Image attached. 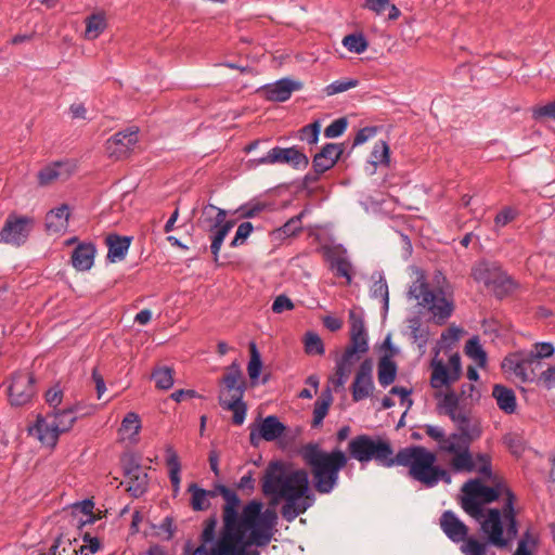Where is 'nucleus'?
Segmentation results:
<instances>
[{"label": "nucleus", "mask_w": 555, "mask_h": 555, "mask_svg": "<svg viewBox=\"0 0 555 555\" xmlns=\"http://www.w3.org/2000/svg\"><path fill=\"white\" fill-rule=\"evenodd\" d=\"M488 544L476 538H466L461 545L464 555H487Z\"/></svg>", "instance_id": "49"}, {"label": "nucleus", "mask_w": 555, "mask_h": 555, "mask_svg": "<svg viewBox=\"0 0 555 555\" xmlns=\"http://www.w3.org/2000/svg\"><path fill=\"white\" fill-rule=\"evenodd\" d=\"M35 224V220L29 216L9 215L2 230L0 231V243L21 246L23 245Z\"/></svg>", "instance_id": "13"}, {"label": "nucleus", "mask_w": 555, "mask_h": 555, "mask_svg": "<svg viewBox=\"0 0 555 555\" xmlns=\"http://www.w3.org/2000/svg\"><path fill=\"white\" fill-rule=\"evenodd\" d=\"M68 205H61L51 209L46 216V229L50 234H62L66 232L69 221Z\"/></svg>", "instance_id": "27"}, {"label": "nucleus", "mask_w": 555, "mask_h": 555, "mask_svg": "<svg viewBox=\"0 0 555 555\" xmlns=\"http://www.w3.org/2000/svg\"><path fill=\"white\" fill-rule=\"evenodd\" d=\"M254 227L250 222L246 221L238 225L233 240L230 243L231 247H237L245 243L247 237L251 234Z\"/></svg>", "instance_id": "55"}, {"label": "nucleus", "mask_w": 555, "mask_h": 555, "mask_svg": "<svg viewBox=\"0 0 555 555\" xmlns=\"http://www.w3.org/2000/svg\"><path fill=\"white\" fill-rule=\"evenodd\" d=\"M424 430L437 442L440 452L452 455L450 464L454 470H461L468 466L469 446L481 434L477 424H466L465 429H459V433L450 435H446L444 429L437 425L427 424L424 426Z\"/></svg>", "instance_id": "5"}, {"label": "nucleus", "mask_w": 555, "mask_h": 555, "mask_svg": "<svg viewBox=\"0 0 555 555\" xmlns=\"http://www.w3.org/2000/svg\"><path fill=\"white\" fill-rule=\"evenodd\" d=\"M78 412V405H75L74 408L65 409V410H59L53 413L48 414L53 421H55L59 430L61 433L68 431L75 421H76V413Z\"/></svg>", "instance_id": "38"}, {"label": "nucleus", "mask_w": 555, "mask_h": 555, "mask_svg": "<svg viewBox=\"0 0 555 555\" xmlns=\"http://www.w3.org/2000/svg\"><path fill=\"white\" fill-rule=\"evenodd\" d=\"M371 295L374 298H380L384 302L385 308L388 307V302H389L388 285H387L385 279L380 274H378L377 280H375L373 285L371 286Z\"/></svg>", "instance_id": "52"}, {"label": "nucleus", "mask_w": 555, "mask_h": 555, "mask_svg": "<svg viewBox=\"0 0 555 555\" xmlns=\"http://www.w3.org/2000/svg\"><path fill=\"white\" fill-rule=\"evenodd\" d=\"M152 378L158 389L168 390L173 386V370L169 366H158L153 371Z\"/></svg>", "instance_id": "42"}, {"label": "nucleus", "mask_w": 555, "mask_h": 555, "mask_svg": "<svg viewBox=\"0 0 555 555\" xmlns=\"http://www.w3.org/2000/svg\"><path fill=\"white\" fill-rule=\"evenodd\" d=\"M62 399L63 391L59 386H54L46 392V401L50 406L56 408L61 404Z\"/></svg>", "instance_id": "62"}, {"label": "nucleus", "mask_w": 555, "mask_h": 555, "mask_svg": "<svg viewBox=\"0 0 555 555\" xmlns=\"http://www.w3.org/2000/svg\"><path fill=\"white\" fill-rule=\"evenodd\" d=\"M128 478V491L135 498L143 494L147 486V474L139 465H132L126 469Z\"/></svg>", "instance_id": "33"}, {"label": "nucleus", "mask_w": 555, "mask_h": 555, "mask_svg": "<svg viewBox=\"0 0 555 555\" xmlns=\"http://www.w3.org/2000/svg\"><path fill=\"white\" fill-rule=\"evenodd\" d=\"M390 162V149L385 141H378L374 144L371 153L370 163L376 167L378 165L388 166Z\"/></svg>", "instance_id": "44"}, {"label": "nucleus", "mask_w": 555, "mask_h": 555, "mask_svg": "<svg viewBox=\"0 0 555 555\" xmlns=\"http://www.w3.org/2000/svg\"><path fill=\"white\" fill-rule=\"evenodd\" d=\"M532 115L534 119H540L543 117H550L555 119V101L546 105L533 108Z\"/></svg>", "instance_id": "60"}, {"label": "nucleus", "mask_w": 555, "mask_h": 555, "mask_svg": "<svg viewBox=\"0 0 555 555\" xmlns=\"http://www.w3.org/2000/svg\"><path fill=\"white\" fill-rule=\"evenodd\" d=\"M138 143V128L132 127L114 134L106 141L105 150L109 157H126Z\"/></svg>", "instance_id": "18"}, {"label": "nucleus", "mask_w": 555, "mask_h": 555, "mask_svg": "<svg viewBox=\"0 0 555 555\" xmlns=\"http://www.w3.org/2000/svg\"><path fill=\"white\" fill-rule=\"evenodd\" d=\"M373 363L371 360H364L356 374L352 384V398L354 401H361L367 398L374 388L373 378Z\"/></svg>", "instance_id": "25"}, {"label": "nucleus", "mask_w": 555, "mask_h": 555, "mask_svg": "<svg viewBox=\"0 0 555 555\" xmlns=\"http://www.w3.org/2000/svg\"><path fill=\"white\" fill-rule=\"evenodd\" d=\"M351 345L347 348L365 353L369 349L364 322L356 312H350Z\"/></svg>", "instance_id": "28"}, {"label": "nucleus", "mask_w": 555, "mask_h": 555, "mask_svg": "<svg viewBox=\"0 0 555 555\" xmlns=\"http://www.w3.org/2000/svg\"><path fill=\"white\" fill-rule=\"evenodd\" d=\"M410 336L417 344L422 353L425 352L426 345L429 340V331L422 326L421 319L417 317L408 320Z\"/></svg>", "instance_id": "35"}, {"label": "nucleus", "mask_w": 555, "mask_h": 555, "mask_svg": "<svg viewBox=\"0 0 555 555\" xmlns=\"http://www.w3.org/2000/svg\"><path fill=\"white\" fill-rule=\"evenodd\" d=\"M35 379L31 374L26 372L15 373L8 387L9 402L13 406H22L31 401L34 398Z\"/></svg>", "instance_id": "14"}, {"label": "nucleus", "mask_w": 555, "mask_h": 555, "mask_svg": "<svg viewBox=\"0 0 555 555\" xmlns=\"http://www.w3.org/2000/svg\"><path fill=\"white\" fill-rule=\"evenodd\" d=\"M106 243L108 247L107 258L111 262L122 260L130 247V238L126 236L111 235L106 238Z\"/></svg>", "instance_id": "34"}, {"label": "nucleus", "mask_w": 555, "mask_h": 555, "mask_svg": "<svg viewBox=\"0 0 555 555\" xmlns=\"http://www.w3.org/2000/svg\"><path fill=\"white\" fill-rule=\"evenodd\" d=\"M166 464L169 468V478L172 483L173 490H175V492H178L180 489V482H181V477H180L181 465H180L179 456L171 446H168L166 448Z\"/></svg>", "instance_id": "36"}, {"label": "nucleus", "mask_w": 555, "mask_h": 555, "mask_svg": "<svg viewBox=\"0 0 555 555\" xmlns=\"http://www.w3.org/2000/svg\"><path fill=\"white\" fill-rule=\"evenodd\" d=\"M262 490L274 501L285 500L281 514L287 521L305 513L314 502L307 472L279 462L266 469Z\"/></svg>", "instance_id": "3"}, {"label": "nucleus", "mask_w": 555, "mask_h": 555, "mask_svg": "<svg viewBox=\"0 0 555 555\" xmlns=\"http://www.w3.org/2000/svg\"><path fill=\"white\" fill-rule=\"evenodd\" d=\"M332 268L336 270L337 275L346 278L347 282H351V263L344 257L333 260Z\"/></svg>", "instance_id": "56"}, {"label": "nucleus", "mask_w": 555, "mask_h": 555, "mask_svg": "<svg viewBox=\"0 0 555 555\" xmlns=\"http://www.w3.org/2000/svg\"><path fill=\"white\" fill-rule=\"evenodd\" d=\"M516 217V210L511 208V207H506L504 208L503 210H501L496 216H495V219H494V222H495V225L496 227H504L506 225L508 222H511L512 220H514Z\"/></svg>", "instance_id": "61"}, {"label": "nucleus", "mask_w": 555, "mask_h": 555, "mask_svg": "<svg viewBox=\"0 0 555 555\" xmlns=\"http://www.w3.org/2000/svg\"><path fill=\"white\" fill-rule=\"evenodd\" d=\"M95 247L90 243L79 244L73 251L72 263L79 271L91 269L94 262Z\"/></svg>", "instance_id": "31"}, {"label": "nucleus", "mask_w": 555, "mask_h": 555, "mask_svg": "<svg viewBox=\"0 0 555 555\" xmlns=\"http://www.w3.org/2000/svg\"><path fill=\"white\" fill-rule=\"evenodd\" d=\"M244 387L222 388L219 393L220 405L233 412V423L242 425L246 417L247 408L243 402Z\"/></svg>", "instance_id": "17"}, {"label": "nucleus", "mask_w": 555, "mask_h": 555, "mask_svg": "<svg viewBox=\"0 0 555 555\" xmlns=\"http://www.w3.org/2000/svg\"><path fill=\"white\" fill-rule=\"evenodd\" d=\"M460 472H476L480 475L478 478L485 486L495 488L496 483H506L502 477L492 473L491 459L488 454L478 453L476 456L469 452L468 466Z\"/></svg>", "instance_id": "19"}, {"label": "nucleus", "mask_w": 555, "mask_h": 555, "mask_svg": "<svg viewBox=\"0 0 555 555\" xmlns=\"http://www.w3.org/2000/svg\"><path fill=\"white\" fill-rule=\"evenodd\" d=\"M29 435L35 436L42 446L53 448L55 447L60 435L59 427L49 415H38L36 423L28 429Z\"/></svg>", "instance_id": "23"}, {"label": "nucleus", "mask_w": 555, "mask_h": 555, "mask_svg": "<svg viewBox=\"0 0 555 555\" xmlns=\"http://www.w3.org/2000/svg\"><path fill=\"white\" fill-rule=\"evenodd\" d=\"M140 429L141 421L139 415L134 412H129L121 422L119 433L124 439L135 440Z\"/></svg>", "instance_id": "39"}, {"label": "nucleus", "mask_w": 555, "mask_h": 555, "mask_svg": "<svg viewBox=\"0 0 555 555\" xmlns=\"http://www.w3.org/2000/svg\"><path fill=\"white\" fill-rule=\"evenodd\" d=\"M320 128L321 126L319 121L305 126L300 130L299 139L308 142L309 144H315L319 140Z\"/></svg>", "instance_id": "54"}, {"label": "nucleus", "mask_w": 555, "mask_h": 555, "mask_svg": "<svg viewBox=\"0 0 555 555\" xmlns=\"http://www.w3.org/2000/svg\"><path fill=\"white\" fill-rule=\"evenodd\" d=\"M258 164H291L295 168H306L309 164L308 157L296 147H274L268 154L258 159Z\"/></svg>", "instance_id": "20"}, {"label": "nucleus", "mask_w": 555, "mask_h": 555, "mask_svg": "<svg viewBox=\"0 0 555 555\" xmlns=\"http://www.w3.org/2000/svg\"><path fill=\"white\" fill-rule=\"evenodd\" d=\"M343 149L338 144L327 143L313 158L314 170L322 173L332 168L340 157Z\"/></svg>", "instance_id": "29"}, {"label": "nucleus", "mask_w": 555, "mask_h": 555, "mask_svg": "<svg viewBox=\"0 0 555 555\" xmlns=\"http://www.w3.org/2000/svg\"><path fill=\"white\" fill-rule=\"evenodd\" d=\"M502 367L506 373L513 374L519 382H532L542 367V361L529 351H519L509 354L503 360Z\"/></svg>", "instance_id": "12"}, {"label": "nucleus", "mask_w": 555, "mask_h": 555, "mask_svg": "<svg viewBox=\"0 0 555 555\" xmlns=\"http://www.w3.org/2000/svg\"><path fill=\"white\" fill-rule=\"evenodd\" d=\"M409 297L427 308L438 325L444 324L454 310L452 298L448 297L441 288L430 289L422 272H417L416 279L410 286Z\"/></svg>", "instance_id": "7"}, {"label": "nucleus", "mask_w": 555, "mask_h": 555, "mask_svg": "<svg viewBox=\"0 0 555 555\" xmlns=\"http://www.w3.org/2000/svg\"><path fill=\"white\" fill-rule=\"evenodd\" d=\"M188 492L191 493L190 505L196 512L208 509L210 507V500L217 495H222L225 501L223 507V530H225L227 516L230 515L232 526L240 520L238 507L241 501L235 491L225 486L216 485L212 490H205L196 483H191Z\"/></svg>", "instance_id": "9"}, {"label": "nucleus", "mask_w": 555, "mask_h": 555, "mask_svg": "<svg viewBox=\"0 0 555 555\" xmlns=\"http://www.w3.org/2000/svg\"><path fill=\"white\" fill-rule=\"evenodd\" d=\"M539 380L548 389L555 387V366L541 372Z\"/></svg>", "instance_id": "64"}, {"label": "nucleus", "mask_w": 555, "mask_h": 555, "mask_svg": "<svg viewBox=\"0 0 555 555\" xmlns=\"http://www.w3.org/2000/svg\"><path fill=\"white\" fill-rule=\"evenodd\" d=\"M465 354L470 358L479 367L487 364V353L477 336L472 337L465 345Z\"/></svg>", "instance_id": "40"}, {"label": "nucleus", "mask_w": 555, "mask_h": 555, "mask_svg": "<svg viewBox=\"0 0 555 555\" xmlns=\"http://www.w3.org/2000/svg\"><path fill=\"white\" fill-rule=\"evenodd\" d=\"M492 396L495 399L500 410H502L506 414H512L516 411L517 402L513 389L507 388L503 385H495L492 390Z\"/></svg>", "instance_id": "32"}, {"label": "nucleus", "mask_w": 555, "mask_h": 555, "mask_svg": "<svg viewBox=\"0 0 555 555\" xmlns=\"http://www.w3.org/2000/svg\"><path fill=\"white\" fill-rule=\"evenodd\" d=\"M348 450L350 456L360 463L375 461L385 467L396 465V461H393L396 455L390 442L380 437L357 436L349 441Z\"/></svg>", "instance_id": "8"}, {"label": "nucleus", "mask_w": 555, "mask_h": 555, "mask_svg": "<svg viewBox=\"0 0 555 555\" xmlns=\"http://www.w3.org/2000/svg\"><path fill=\"white\" fill-rule=\"evenodd\" d=\"M225 217L227 211L212 204H208L203 208L202 220L208 227L209 231L214 232L211 235L210 249L215 256V260L218 259L225 236L234 227V221L227 220Z\"/></svg>", "instance_id": "11"}, {"label": "nucleus", "mask_w": 555, "mask_h": 555, "mask_svg": "<svg viewBox=\"0 0 555 555\" xmlns=\"http://www.w3.org/2000/svg\"><path fill=\"white\" fill-rule=\"evenodd\" d=\"M75 169L76 165L70 160L51 163L38 171V183L41 186H47L56 181L67 180Z\"/></svg>", "instance_id": "22"}, {"label": "nucleus", "mask_w": 555, "mask_h": 555, "mask_svg": "<svg viewBox=\"0 0 555 555\" xmlns=\"http://www.w3.org/2000/svg\"><path fill=\"white\" fill-rule=\"evenodd\" d=\"M305 350L308 354H323L325 349L322 339L315 333H307L305 337Z\"/></svg>", "instance_id": "51"}, {"label": "nucleus", "mask_w": 555, "mask_h": 555, "mask_svg": "<svg viewBox=\"0 0 555 555\" xmlns=\"http://www.w3.org/2000/svg\"><path fill=\"white\" fill-rule=\"evenodd\" d=\"M302 456L311 467L314 487L320 493H330L338 481V474L347 464V457L340 450L327 453L317 444L306 446Z\"/></svg>", "instance_id": "6"}, {"label": "nucleus", "mask_w": 555, "mask_h": 555, "mask_svg": "<svg viewBox=\"0 0 555 555\" xmlns=\"http://www.w3.org/2000/svg\"><path fill=\"white\" fill-rule=\"evenodd\" d=\"M343 46L349 52L361 54L367 49L369 43L362 34H350L344 37Z\"/></svg>", "instance_id": "46"}, {"label": "nucleus", "mask_w": 555, "mask_h": 555, "mask_svg": "<svg viewBox=\"0 0 555 555\" xmlns=\"http://www.w3.org/2000/svg\"><path fill=\"white\" fill-rule=\"evenodd\" d=\"M396 465L409 467V475L427 488H433L443 480L451 482L450 474L436 465L437 456L421 446L401 449L395 456Z\"/></svg>", "instance_id": "4"}, {"label": "nucleus", "mask_w": 555, "mask_h": 555, "mask_svg": "<svg viewBox=\"0 0 555 555\" xmlns=\"http://www.w3.org/2000/svg\"><path fill=\"white\" fill-rule=\"evenodd\" d=\"M435 397L438 400L440 413L448 415L457 429H465L466 424H472L468 412L460 404L456 392L447 390L446 392H437Z\"/></svg>", "instance_id": "15"}, {"label": "nucleus", "mask_w": 555, "mask_h": 555, "mask_svg": "<svg viewBox=\"0 0 555 555\" xmlns=\"http://www.w3.org/2000/svg\"><path fill=\"white\" fill-rule=\"evenodd\" d=\"M361 353L362 352L346 348L343 356L336 360L335 374L330 378V383L335 388V390L344 388L353 371L354 365L360 361Z\"/></svg>", "instance_id": "21"}, {"label": "nucleus", "mask_w": 555, "mask_h": 555, "mask_svg": "<svg viewBox=\"0 0 555 555\" xmlns=\"http://www.w3.org/2000/svg\"><path fill=\"white\" fill-rule=\"evenodd\" d=\"M85 542L87 544L80 547V553L83 555L94 554L100 550V541L96 538H92L90 535L85 537Z\"/></svg>", "instance_id": "63"}, {"label": "nucleus", "mask_w": 555, "mask_h": 555, "mask_svg": "<svg viewBox=\"0 0 555 555\" xmlns=\"http://www.w3.org/2000/svg\"><path fill=\"white\" fill-rule=\"evenodd\" d=\"M107 23L104 14L95 13L86 18L85 38L87 40L96 39L106 28Z\"/></svg>", "instance_id": "37"}, {"label": "nucleus", "mask_w": 555, "mask_h": 555, "mask_svg": "<svg viewBox=\"0 0 555 555\" xmlns=\"http://www.w3.org/2000/svg\"><path fill=\"white\" fill-rule=\"evenodd\" d=\"M397 375L396 364L387 359L383 358L378 364V382L382 386L386 387L393 383Z\"/></svg>", "instance_id": "43"}, {"label": "nucleus", "mask_w": 555, "mask_h": 555, "mask_svg": "<svg viewBox=\"0 0 555 555\" xmlns=\"http://www.w3.org/2000/svg\"><path fill=\"white\" fill-rule=\"evenodd\" d=\"M531 351L542 361L543 359L551 358L555 352V348L551 343H537Z\"/></svg>", "instance_id": "58"}, {"label": "nucleus", "mask_w": 555, "mask_h": 555, "mask_svg": "<svg viewBox=\"0 0 555 555\" xmlns=\"http://www.w3.org/2000/svg\"><path fill=\"white\" fill-rule=\"evenodd\" d=\"M285 431V426L274 415H269L255 428L250 429V442L257 446L259 440L273 441Z\"/></svg>", "instance_id": "24"}, {"label": "nucleus", "mask_w": 555, "mask_h": 555, "mask_svg": "<svg viewBox=\"0 0 555 555\" xmlns=\"http://www.w3.org/2000/svg\"><path fill=\"white\" fill-rule=\"evenodd\" d=\"M332 403V395L330 391H326L322 395L320 399H318L314 403L313 409V425L319 426L324 417L326 416L330 405Z\"/></svg>", "instance_id": "45"}, {"label": "nucleus", "mask_w": 555, "mask_h": 555, "mask_svg": "<svg viewBox=\"0 0 555 555\" xmlns=\"http://www.w3.org/2000/svg\"><path fill=\"white\" fill-rule=\"evenodd\" d=\"M278 516L274 509L262 512V504L251 501L246 504L240 520L231 525L230 515L225 517V530L219 540V554L260 555L258 551L248 552L249 546H266L272 539V529Z\"/></svg>", "instance_id": "2"}, {"label": "nucleus", "mask_w": 555, "mask_h": 555, "mask_svg": "<svg viewBox=\"0 0 555 555\" xmlns=\"http://www.w3.org/2000/svg\"><path fill=\"white\" fill-rule=\"evenodd\" d=\"M358 85H359V80L351 79V78L335 80L325 87L324 92L326 95L332 96L337 93H341V92L348 91L352 88H356Z\"/></svg>", "instance_id": "50"}, {"label": "nucleus", "mask_w": 555, "mask_h": 555, "mask_svg": "<svg viewBox=\"0 0 555 555\" xmlns=\"http://www.w3.org/2000/svg\"><path fill=\"white\" fill-rule=\"evenodd\" d=\"M346 128L347 120L345 118H338L325 128L324 134L326 138H337L344 133Z\"/></svg>", "instance_id": "57"}, {"label": "nucleus", "mask_w": 555, "mask_h": 555, "mask_svg": "<svg viewBox=\"0 0 555 555\" xmlns=\"http://www.w3.org/2000/svg\"><path fill=\"white\" fill-rule=\"evenodd\" d=\"M249 350H250V359L247 365V372L249 378L255 382L259 378L261 369H262V362L260 353L257 349V346L255 343L249 344Z\"/></svg>", "instance_id": "47"}, {"label": "nucleus", "mask_w": 555, "mask_h": 555, "mask_svg": "<svg viewBox=\"0 0 555 555\" xmlns=\"http://www.w3.org/2000/svg\"><path fill=\"white\" fill-rule=\"evenodd\" d=\"M430 386L440 390L449 388L453 383L460 379L462 375V362L457 352L449 356L446 363L439 358V349H434V358L430 361Z\"/></svg>", "instance_id": "10"}, {"label": "nucleus", "mask_w": 555, "mask_h": 555, "mask_svg": "<svg viewBox=\"0 0 555 555\" xmlns=\"http://www.w3.org/2000/svg\"><path fill=\"white\" fill-rule=\"evenodd\" d=\"M473 276L477 282L483 283L494 291L502 287L507 291L511 284L508 276L501 270L495 262L480 261L473 268Z\"/></svg>", "instance_id": "16"}, {"label": "nucleus", "mask_w": 555, "mask_h": 555, "mask_svg": "<svg viewBox=\"0 0 555 555\" xmlns=\"http://www.w3.org/2000/svg\"><path fill=\"white\" fill-rule=\"evenodd\" d=\"M242 379V371L237 363H232L228 367V372L222 378L223 388L244 387Z\"/></svg>", "instance_id": "48"}, {"label": "nucleus", "mask_w": 555, "mask_h": 555, "mask_svg": "<svg viewBox=\"0 0 555 555\" xmlns=\"http://www.w3.org/2000/svg\"><path fill=\"white\" fill-rule=\"evenodd\" d=\"M463 333L464 331L456 325L449 326L442 332L435 349H439V352L444 349H451L460 340Z\"/></svg>", "instance_id": "41"}, {"label": "nucleus", "mask_w": 555, "mask_h": 555, "mask_svg": "<svg viewBox=\"0 0 555 555\" xmlns=\"http://www.w3.org/2000/svg\"><path fill=\"white\" fill-rule=\"evenodd\" d=\"M462 492L463 509L479 521L481 531L491 544L505 547L516 539L515 495L506 483L489 488L479 479H470L464 483Z\"/></svg>", "instance_id": "1"}, {"label": "nucleus", "mask_w": 555, "mask_h": 555, "mask_svg": "<svg viewBox=\"0 0 555 555\" xmlns=\"http://www.w3.org/2000/svg\"><path fill=\"white\" fill-rule=\"evenodd\" d=\"M535 537L527 530L518 542V546L514 555H532L535 547Z\"/></svg>", "instance_id": "53"}, {"label": "nucleus", "mask_w": 555, "mask_h": 555, "mask_svg": "<svg viewBox=\"0 0 555 555\" xmlns=\"http://www.w3.org/2000/svg\"><path fill=\"white\" fill-rule=\"evenodd\" d=\"M440 526L446 535L453 542H463L468 534V528L451 511H447L440 518Z\"/></svg>", "instance_id": "26"}, {"label": "nucleus", "mask_w": 555, "mask_h": 555, "mask_svg": "<svg viewBox=\"0 0 555 555\" xmlns=\"http://www.w3.org/2000/svg\"><path fill=\"white\" fill-rule=\"evenodd\" d=\"M293 309H294V304L285 295L278 296L272 304V311L274 313H282L284 311H288V310H293Z\"/></svg>", "instance_id": "59"}, {"label": "nucleus", "mask_w": 555, "mask_h": 555, "mask_svg": "<svg viewBox=\"0 0 555 555\" xmlns=\"http://www.w3.org/2000/svg\"><path fill=\"white\" fill-rule=\"evenodd\" d=\"M299 88V82H295L289 79H281L274 83L267 85L263 89V92L268 100L283 102L289 99L294 90Z\"/></svg>", "instance_id": "30"}]
</instances>
